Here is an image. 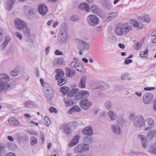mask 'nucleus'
<instances>
[{
    "instance_id": "f257e3e1",
    "label": "nucleus",
    "mask_w": 156,
    "mask_h": 156,
    "mask_svg": "<svg viewBox=\"0 0 156 156\" xmlns=\"http://www.w3.org/2000/svg\"><path fill=\"white\" fill-rule=\"evenodd\" d=\"M87 20L88 24L92 27H95L99 23V19L96 15L90 14L87 17Z\"/></svg>"
},
{
    "instance_id": "f03ea898",
    "label": "nucleus",
    "mask_w": 156,
    "mask_h": 156,
    "mask_svg": "<svg viewBox=\"0 0 156 156\" xmlns=\"http://www.w3.org/2000/svg\"><path fill=\"white\" fill-rule=\"evenodd\" d=\"M133 124L134 126L136 128L142 127L145 124L144 117L141 115L136 116L133 120Z\"/></svg>"
},
{
    "instance_id": "7ed1b4c3",
    "label": "nucleus",
    "mask_w": 156,
    "mask_h": 156,
    "mask_svg": "<svg viewBox=\"0 0 156 156\" xmlns=\"http://www.w3.org/2000/svg\"><path fill=\"white\" fill-rule=\"evenodd\" d=\"M76 42L77 44L79 49L83 50L86 51L88 50L90 47V45L87 42L79 39H76Z\"/></svg>"
},
{
    "instance_id": "20e7f679",
    "label": "nucleus",
    "mask_w": 156,
    "mask_h": 156,
    "mask_svg": "<svg viewBox=\"0 0 156 156\" xmlns=\"http://www.w3.org/2000/svg\"><path fill=\"white\" fill-rule=\"evenodd\" d=\"M89 150L88 144H80L76 145L74 149V151L76 153L84 152Z\"/></svg>"
},
{
    "instance_id": "39448f33",
    "label": "nucleus",
    "mask_w": 156,
    "mask_h": 156,
    "mask_svg": "<svg viewBox=\"0 0 156 156\" xmlns=\"http://www.w3.org/2000/svg\"><path fill=\"white\" fill-rule=\"evenodd\" d=\"M80 105L84 110H87L93 105V103L88 98H85L80 101Z\"/></svg>"
},
{
    "instance_id": "423d86ee",
    "label": "nucleus",
    "mask_w": 156,
    "mask_h": 156,
    "mask_svg": "<svg viewBox=\"0 0 156 156\" xmlns=\"http://www.w3.org/2000/svg\"><path fill=\"white\" fill-rule=\"evenodd\" d=\"M154 99V96L151 93H147L144 94L143 97V102L145 104H149L151 103Z\"/></svg>"
},
{
    "instance_id": "0eeeda50",
    "label": "nucleus",
    "mask_w": 156,
    "mask_h": 156,
    "mask_svg": "<svg viewBox=\"0 0 156 156\" xmlns=\"http://www.w3.org/2000/svg\"><path fill=\"white\" fill-rule=\"evenodd\" d=\"M89 91L84 90H82L78 92L75 97V99L76 100H78L82 98H85L88 97L89 95Z\"/></svg>"
},
{
    "instance_id": "6e6552de",
    "label": "nucleus",
    "mask_w": 156,
    "mask_h": 156,
    "mask_svg": "<svg viewBox=\"0 0 156 156\" xmlns=\"http://www.w3.org/2000/svg\"><path fill=\"white\" fill-rule=\"evenodd\" d=\"M15 25L17 28L21 30L26 27V24L25 22L17 18L15 20Z\"/></svg>"
},
{
    "instance_id": "1a4fd4ad",
    "label": "nucleus",
    "mask_w": 156,
    "mask_h": 156,
    "mask_svg": "<svg viewBox=\"0 0 156 156\" xmlns=\"http://www.w3.org/2000/svg\"><path fill=\"white\" fill-rule=\"evenodd\" d=\"M48 10V8L45 4H41L38 6V12L42 16H44L47 12Z\"/></svg>"
},
{
    "instance_id": "9d476101",
    "label": "nucleus",
    "mask_w": 156,
    "mask_h": 156,
    "mask_svg": "<svg viewBox=\"0 0 156 156\" xmlns=\"http://www.w3.org/2000/svg\"><path fill=\"white\" fill-rule=\"evenodd\" d=\"M112 132L117 135H120L122 133V129L120 126L116 124L112 125L111 126Z\"/></svg>"
},
{
    "instance_id": "9b49d317",
    "label": "nucleus",
    "mask_w": 156,
    "mask_h": 156,
    "mask_svg": "<svg viewBox=\"0 0 156 156\" xmlns=\"http://www.w3.org/2000/svg\"><path fill=\"white\" fill-rule=\"evenodd\" d=\"M123 24L119 23L115 27V31L116 34L118 36H122L123 35Z\"/></svg>"
},
{
    "instance_id": "f8f14e48",
    "label": "nucleus",
    "mask_w": 156,
    "mask_h": 156,
    "mask_svg": "<svg viewBox=\"0 0 156 156\" xmlns=\"http://www.w3.org/2000/svg\"><path fill=\"white\" fill-rule=\"evenodd\" d=\"M67 34L65 32L60 33L59 35L58 41L60 43L64 44L65 43L67 38Z\"/></svg>"
},
{
    "instance_id": "ddd939ff",
    "label": "nucleus",
    "mask_w": 156,
    "mask_h": 156,
    "mask_svg": "<svg viewBox=\"0 0 156 156\" xmlns=\"http://www.w3.org/2000/svg\"><path fill=\"white\" fill-rule=\"evenodd\" d=\"M82 132L83 134L88 136L91 135L94 133L93 129L90 126H88L84 128Z\"/></svg>"
},
{
    "instance_id": "4468645a",
    "label": "nucleus",
    "mask_w": 156,
    "mask_h": 156,
    "mask_svg": "<svg viewBox=\"0 0 156 156\" xmlns=\"http://www.w3.org/2000/svg\"><path fill=\"white\" fill-rule=\"evenodd\" d=\"M102 6L106 9L110 10L112 8V4L109 1L107 0H102Z\"/></svg>"
},
{
    "instance_id": "2eb2a0df",
    "label": "nucleus",
    "mask_w": 156,
    "mask_h": 156,
    "mask_svg": "<svg viewBox=\"0 0 156 156\" xmlns=\"http://www.w3.org/2000/svg\"><path fill=\"white\" fill-rule=\"evenodd\" d=\"M90 9L94 13L98 15H99L102 12L101 10L97 5H92L91 6Z\"/></svg>"
},
{
    "instance_id": "dca6fc26",
    "label": "nucleus",
    "mask_w": 156,
    "mask_h": 156,
    "mask_svg": "<svg viewBox=\"0 0 156 156\" xmlns=\"http://www.w3.org/2000/svg\"><path fill=\"white\" fill-rule=\"evenodd\" d=\"M10 80L9 77L6 74H0V84L5 83L9 81Z\"/></svg>"
},
{
    "instance_id": "f3484780",
    "label": "nucleus",
    "mask_w": 156,
    "mask_h": 156,
    "mask_svg": "<svg viewBox=\"0 0 156 156\" xmlns=\"http://www.w3.org/2000/svg\"><path fill=\"white\" fill-rule=\"evenodd\" d=\"M86 76L83 75L80 79L79 87L80 88H84L86 87Z\"/></svg>"
},
{
    "instance_id": "a211bd4d",
    "label": "nucleus",
    "mask_w": 156,
    "mask_h": 156,
    "mask_svg": "<svg viewBox=\"0 0 156 156\" xmlns=\"http://www.w3.org/2000/svg\"><path fill=\"white\" fill-rule=\"evenodd\" d=\"M66 71V75L70 78L74 76L76 73V71L73 69L68 67L65 68Z\"/></svg>"
},
{
    "instance_id": "6ab92c4d",
    "label": "nucleus",
    "mask_w": 156,
    "mask_h": 156,
    "mask_svg": "<svg viewBox=\"0 0 156 156\" xmlns=\"http://www.w3.org/2000/svg\"><path fill=\"white\" fill-rule=\"evenodd\" d=\"M123 34L126 35L132 29V27L128 25L127 24L125 23L123 24Z\"/></svg>"
},
{
    "instance_id": "aec40b11",
    "label": "nucleus",
    "mask_w": 156,
    "mask_h": 156,
    "mask_svg": "<svg viewBox=\"0 0 156 156\" xmlns=\"http://www.w3.org/2000/svg\"><path fill=\"white\" fill-rule=\"evenodd\" d=\"M8 122L11 125L16 126H18L20 124L19 121L15 118L12 117H11L9 119Z\"/></svg>"
},
{
    "instance_id": "412c9836",
    "label": "nucleus",
    "mask_w": 156,
    "mask_h": 156,
    "mask_svg": "<svg viewBox=\"0 0 156 156\" xmlns=\"http://www.w3.org/2000/svg\"><path fill=\"white\" fill-rule=\"evenodd\" d=\"M78 8L83 9H85L87 12H89L90 8L89 5L86 3H80L78 6Z\"/></svg>"
},
{
    "instance_id": "4be33fe9",
    "label": "nucleus",
    "mask_w": 156,
    "mask_h": 156,
    "mask_svg": "<svg viewBox=\"0 0 156 156\" xmlns=\"http://www.w3.org/2000/svg\"><path fill=\"white\" fill-rule=\"evenodd\" d=\"M63 129L64 133L66 134H69L72 131V129L70 126L68 124L64 125Z\"/></svg>"
},
{
    "instance_id": "5701e85b",
    "label": "nucleus",
    "mask_w": 156,
    "mask_h": 156,
    "mask_svg": "<svg viewBox=\"0 0 156 156\" xmlns=\"http://www.w3.org/2000/svg\"><path fill=\"white\" fill-rule=\"evenodd\" d=\"M55 72L57 73L55 76V78L56 80L62 77L64 74V72L61 69H56Z\"/></svg>"
},
{
    "instance_id": "b1692460",
    "label": "nucleus",
    "mask_w": 156,
    "mask_h": 156,
    "mask_svg": "<svg viewBox=\"0 0 156 156\" xmlns=\"http://www.w3.org/2000/svg\"><path fill=\"white\" fill-rule=\"evenodd\" d=\"M10 87V85L8 83L0 84V93L2 92L1 90L5 91L9 89Z\"/></svg>"
},
{
    "instance_id": "393cba45",
    "label": "nucleus",
    "mask_w": 156,
    "mask_h": 156,
    "mask_svg": "<svg viewBox=\"0 0 156 156\" xmlns=\"http://www.w3.org/2000/svg\"><path fill=\"white\" fill-rule=\"evenodd\" d=\"M10 41V38L9 37H6L3 43L0 46V48L3 50L5 48L6 45Z\"/></svg>"
},
{
    "instance_id": "a878e982",
    "label": "nucleus",
    "mask_w": 156,
    "mask_h": 156,
    "mask_svg": "<svg viewBox=\"0 0 156 156\" xmlns=\"http://www.w3.org/2000/svg\"><path fill=\"white\" fill-rule=\"evenodd\" d=\"M80 110L81 109L79 106L74 105L68 111V112L69 114H71L73 112H79Z\"/></svg>"
},
{
    "instance_id": "bb28decb",
    "label": "nucleus",
    "mask_w": 156,
    "mask_h": 156,
    "mask_svg": "<svg viewBox=\"0 0 156 156\" xmlns=\"http://www.w3.org/2000/svg\"><path fill=\"white\" fill-rule=\"evenodd\" d=\"M156 136V129H153L149 131L147 137L148 139L151 140L154 137Z\"/></svg>"
},
{
    "instance_id": "cd10ccee",
    "label": "nucleus",
    "mask_w": 156,
    "mask_h": 156,
    "mask_svg": "<svg viewBox=\"0 0 156 156\" xmlns=\"http://www.w3.org/2000/svg\"><path fill=\"white\" fill-rule=\"evenodd\" d=\"M108 115L111 120H115L117 118V115L116 113L112 111L108 112Z\"/></svg>"
},
{
    "instance_id": "c85d7f7f",
    "label": "nucleus",
    "mask_w": 156,
    "mask_h": 156,
    "mask_svg": "<svg viewBox=\"0 0 156 156\" xmlns=\"http://www.w3.org/2000/svg\"><path fill=\"white\" fill-rule=\"evenodd\" d=\"M53 62L55 65H62L64 62V59L62 58H56L53 60Z\"/></svg>"
},
{
    "instance_id": "c756f323",
    "label": "nucleus",
    "mask_w": 156,
    "mask_h": 156,
    "mask_svg": "<svg viewBox=\"0 0 156 156\" xmlns=\"http://www.w3.org/2000/svg\"><path fill=\"white\" fill-rule=\"evenodd\" d=\"M9 2H8L6 3V9L8 11L10 10L14 5L15 0H9Z\"/></svg>"
},
{
    "instance_id": "7c9ffc66",
    "label": "nucleus",
    "mask_w": 156,
    "mask_h": 156,
    "mask_svg": "<svg viewBox=\"0 0 156 156\" xmlns=\"http://www.w3.org/2000/svg\"><path fill=\"white\" fill-rule=\"evenodd\" d=\"M75 69L77 71L82 72H84L85 71L84 67L81 64L78 63Z\"/></svg>"
},
{
    "instance_id": "2f4dec72",
    "label": "nucleus",
    "mask_w": 156,
    "mask_h": 156,
    "mask_svg": "<svg viewBox=\"0 0 156 156\" xmlns=\"http://www.w3.org/2000/svg\"><path fill=\"white\" fill-rule=\"evenodd\" d=\"M79 91V89L77 88H74L71 89L68 94V97H71L76 94Z\"/></svg>"
},
{
    "instance_id": "473e14b6",
    "label": "nucleus",
    "mask_w": 156,
    "mask_h": 156,
    "mask_svg": "<svg viewBox=\"0 0 156 156\" xmlns=\"http://www.w3.org/2000/svg\"><path fill=\"white\" fill-rule=\"evenodd\" d=\"M83 141L85 143L91 144L94 142V140L91 137L86 136L83 138Z\"/></svg>"
},
{
    "instance_id": "72a5a7b5",
    "label": "nucleus",
    "mask_w": 156,
    "mask_h": 156,
    "mask_svg": "<svg viewBox=\"0 0 156 156\" xmlns=\"http://www.w3.org/2000/svg\"><path fill=\"white\" fill-rule=\"evenodd\" d=\"M148 51L147 48H146L145 49V51H140V55L141 57L147 58L148 56Z\"/></svg>"
},
{
    "instance_id": "f704fd0d",
    "label": "nucleus",
    "mask_w": 156,
    "mask_h": 156,
    "mask_svg": "<svg viewBox=\"0 0 156 156\" xmlns=\"http://www.w3.org/2000/svg\"><path fill=\"white\" fill-rule=\"evenodd\" d=\"M133 26L135 27H137L138 30L141 29L143 28V24L140 22L138 23L137 21H134Z\"/></svg>"
},
{
    "instance_id": "c9c22d12",
    "label": "nucleus",
    "mask_w": 156,
    "mask_h": 156,
    "mask_svg": "<svg viewBox=\"0 0 156 156\" xmlns=\"http://www.w3.org/2000/svg\"><path fill=\"white\" fill-rule=\"evenodd\" d=\"M64 101L66 104V106L67 107L72 106L73 104V101L70 99H64Z\"/></svg>"
},
{
    "instance_id": "e433bc0d",
    "label": "nucleus",
    "mask_w": 156,
    "mask_h": 156,
    "mask_svg": "<svg viewBox=\"0 0 156 156\" xmlns=\"http://www.w3.org/2000/svg\"><path fill=\"white\" fill-rule=\"evenodd\" d=\"M148 151L151 154H156V144H154L150 147Z\"/></svg>"
},
{
    "instance_id": "4c0bfd02",
    "label": "nucleus",
    "mask_w": 156,
    "mask_h": 156,
    "mask_svg": "<svg viewBox=\"0 0 156 156\" xmlns=\"http://www.w3.org/2000/svg\"><path fill=\"white\" fill-rule=\"evenodd\" d=\"M69 90V89L68 87L63 86L61 87L60 90L63 95H65L67 93Z\"/></svg>"
},
{
    "instance_id": "58836bf2",
    "label": "nucleus",
    "mask_w": 156,
    "mask_h": 156,
    "mask_svg": "<svg viewBox=\"0 0 156 156\" xmlns=\"http://www.w3.org/2000/svg\"><path fill=\"white\" fill-rule=\"evenodd\" d=\"M35 105L34 103L31 101H27L25 103V106L28 108H30L31 106H34Z\"/></svg>"
},
{
    "instance_id": "ea45409f",
    "label": "nucleus",
    "mask_w": 156,
    "mask_h": 156,
    "mask_svg": "<svg viewBox=\"0 0 156 156\" xmlns=\"http://www.w3.org/2000/svg\"><path fill=\"white\" fill-rule=\"evenodd\" d=\"M30 144L31 146H34L38 142L37 139L34 136H32L30 138Z\"/></svg>"
},
{
    "instance_id": "a19ab883",
    "label": "nucleus",
    "mask_w": 156,
    "mask_h": 156,
    "mask_svg": "<svg viewBox=\"0 0 156 156\" xmlns=\"http://www.w3.org/2000/svg\"><path fill=\"white\" fill-rule=\"evenodd\" d=\"M46 93L45 97L47 100L49 101H51L54 95L53 92L52 93Z\"/></svg>"
},
{
    "instance_id": "79ce46f5",
    "label": "nucleus",
    "mask_w": 156,
    "mask_h": 156,
    "mask_svg": "<svg viewBox=\"0 0 156 156\" xmlns=\"http://www.w3.org/2000/svg\"><path fill=\"white\" fill-rule=\"evenodd\" d=\"M22 30H23L24 33L25 35L28 36L30 35V30L29 28L27 27L26 25V27H24Z\"/></svg>"
},
{
    "instance_id": "37998d69",
    "label": "nucleus",
    "mask_w": 156,
    "mask_h": 156,
    "mask_svg": "<svg viewBox=\"0 0 156 156\" xmlns=\"http://www.w3.org/2000/svg\"><path fill=\"white\" fill-rule=\"evenodd\" d=\"M19 74V72L17 69H15L13 71H11L10 73V75L12 76H16Z\"/></svg>"
},
{
    "instance_id": "c03bdc74",
    "label": "nucleus",
    "mask_w": 156,
    "mask_h": 156,
    "mask_svg": "<svg viewBox=\"0 0 156 156\" xmlns=\"http://www.w3.org/2000/svg\"><path fill=\"white\" fill-rule=\"evenodd\" d=\"M105 106L107 109H109L112 107V102L109 101H106L105 104Z\"/></svg>"
},
{
    "instance_id": "a18cd8bd",
    "label": "nucleus",
    "mask_w": 156,
    "mask_h": 156,
    "mask_svg": "<svg viewBox=\"0 0 156 156\" xmlns=\"http://www.w3.org/2000/svg\"><path fill=\"white\" fill-rule=\"evenodd\" d=\"M5 152V147L0 145V155H3Z\"/></svg>"
},
{
    "instance_id": "49530a36",
    "label": "nucleus",
    "mask_w": 156,
    "mask_h": 156,
    "mask_svg": "<svg viewBox=\"0 0 156 156\" xmlns=\"http://www.w3.org/2000/svg\"><path fill=\"white\" fill-rule=\"evenodd\" d=\"M80 138V135L77 134L73 137L72 140L77 144L79 142Z\"/></svg>"
},
{
    "instance_id": "de8ad7c7",
    "label": "nucleus",
    "mask_w": 156,
    "mask_h": 156,
    "mask_svg": "<svg viewBox=\"0 0 156 156\" xmlns=\"http://www.w3.org/2000/svg\"><path fill=\"white\" fill-rule=\"evenodd\" d=\"M66 81L65 79L61 78L58 80V83L59 86H62L66 83Z\"/></svg>"
},
{
    "instance_id": "09e8293b",
    "label": "nucleus",
    "mask_w": 156,
    "mask_h": 156,
    "mask_svg": "<svg viewBox=\"0 0 156 156\" xmlns=\"http://www.w3.org/2000/svg\"><path fill=\"white\" fill-rule=\"evenodd\" d=\"M147 123L149 126H152L154 124V120L153 119L151 118H149L147 119Z\"/></svg>"
},
{
    "instance_id": "8fccbe9b",
    "label": "nucleus",
    "mask_w": 156,
    "mask_h": 156,
    "mask_svg": "<svg viewBox=\"0 0 156 156\" xmlns=\"http://www.w3.org/2000/svg\"><path fill=\"white\" fill-rule=\"evenodd\" d=\"M44 122L47 126H49V124L50 123V120L48 116H46L45 117L44 119Z\"/></svg>"
},
{
    "instance_id": "3c124183",
    "label": "nucleus",
    "mask_w": 156,
    "mask_h": 156,
    "mask_svg": "<svg viewBox=\"0 0 156 156\" xmlns=\"http://www.w3.org/2000/svg\"><path fill=\"white\" fill-rule=\"evenodd\" d=\"M142 144L143 147L144 148H146L148 145V142L147 140V139L145 140H144V141H143L141 142Z\"/></svg>"
},
{
    "instance_id": "603ef678",
    "label": "nucleus",
    "mask_w": 156,
    "mask_h": 156,
    "mask_svg": "<svg viewBox=\"0 0 156 156\" xmlns=\"http://www.w3.org/2000/svg\"><path fill=\"white\" fill-rule=\"evenodd\" d=\"M53 92V91L52 87L51 85H49L47 88L46 93H52Z\"/></svg>"
},
{
    "instance_id": "864d4df0",
    "label": "nucleus",
    "mask_w": 156,
    "mask_h": 156,
    "mask_svg": "<svg viewBox=\"0 0 156 156\" xmlns=\"http://www.w3.org/2000/svg\"><path fill=\"white\" fill-rule=\"evenodd\" d=\"M142 19L143 21L146 22H150L151 20V19L148 15H145Z\"/></svg>"
},
{
    "instance_id": "5fc2aeb1",
    "label": "nucleus",
    "mask_w": 156,
    "mask_h": 156,
    "mask_svg": "<svg viewBox=\"0 0 156 156\" xmlns=\"http://www.w3.org/2000/svg\"><path fill=\"white\" fill-rule=\"evenodd\" d=\"M110 16L108 17V18L110 20H111L112 18H114L118 16L117 12L115 13H111L110 14Z\"/></svg>"
},
{
    "instance_id": "6e6d98bb",
    "label": "nucleus",
    "mask_w": 156,
    "mask_h": 156,
    "mask_svg": "<svg viewBox=\"0 0 156 156\" xmlns=\"http://www.w3.org/2000/svg\"><path fill=\"white\" fill-rule=\"evenodd\" d=\"M78 63H77L75 61H73L71 62L70 64V66L71 67L75 68L76 67V66H77Z\"/></svg>"
},
{
    "instance_id": "4d7b16f0",
    "label": "nucleus",
    "mask_w": 156,
    "mask_h": 156,
    "mask_svg": "<svg viewBox=\"0 0 156 156\" xmlns=\"http://www.w3.org/2000/svg\"><path fill=\"white\" fill-rule=\"evenodd\" d=\"M5 33L4 30L0 28V41L2 40L4 38L3 35Z\"/></svg>"
},
{
    "instance_id": "13d9d810",
    "label": "nucleus",
    "mask_w": 156,
    "mask_h": 156,
    "mask_svg": "<svg viewBox=\"0 0 156 156\" xmlns=\"http://www.w3.org/2000/svg\"><path fill=\"white\" fill-rule=\"evenodd\" d=\"M138 137L140 139L141 142L147 139L146 137L143 135L139 134L138 135Z\"/></svg>"
},
{
    "instance_id": "bf43d9fd",
    "label": "nucleus",
    "mask_w": 156,
    "mask_h": 156,
    "mask_svg": "<svg viewBox=\"0 0 156 156\" xmlns=\"http://www.w3.org/2000/svg\"><path fill=\"white\" fill-rule=\"evenodd\" d=\"M70 20L73 21H77L79 20V18L77 16L73 15L71 17Z\"/></svg>"
},
{
    "instance_id": "052dcab7",
    "label": "nucleus",
    "mask_w": 156,
    "mask_h": 156,
    "mask_svg": "<svg viewBox=\"0 0 156 156\" xmlns=\"http://www.w3.org/2000/svg\"><path fill=\"white\" fill-rule=\"evenodd\" d=\"M141 45L142 44L141 43H137L135 44L134 48L136 50H138L140 48Z\"/></svg>"
},
{
    "instance_id": "680f3d73",
    "label": "nucleus",
    "mask_w": 156,
    "mask_h": 156,
    "mask_svg": "<svg viewBox=\"0 0 156 156\" xmlns=\"http://www.w3.org/2000/svg\"><path fill=\"white\" fill-rule=\"evenodd\" d=\"M70 125L72 129H74L77 126V124L75 122H73L72 123L70 124Z\"/></svg>"
},
{
    "instance_id": "e2e57ef3",
    "label": "nucleus",
    "mask_w": 156,
    "mask_h": 156,
    "mask_svg": "<svg viewBox=\"0 0 156 156\" xmlns=\"http://www.w3.org/2000/svg\"><path fill=\"white\" fill-rule=\"evenodd\" d=\"M49 111L50 112L53 113L55 112V113L57 112L58 111L57 110V109L54 107H51L49 109Z\"/></svg>"
},
{
    "instance_id": "0e129e2a",
    "label": "nucleus",
    "mask_w": 156,
    "mask_h": 156,
    "mask_svg": "<svg viewBox=\"0 0 156 156\" xmlns=\"http://www.w3.org/2000/svg\"><path fill=\"white\" fill-rule=\"evenodd\" d=\"M55 54L56 55H62L63 53L58 50H56L55 51Z\"/></svg>"
},
{
    "instance_id": "69168bd1",
    "label": "nucleus",
    "mask_w": 156,
    "mask_h": 156,
    "mask_svg": "<svg viewBox=\"0 0 156 156\" xmlns=\"http://www.w3.org/2000/svg\"><path fill=\"white\" fill-rule=\"evenodd\" d=\"M35 11H36V9L35 8H32L29 10V13L31 15H33L34 14Z\"/></svg>"
},
{
    "instance_id": "338daca9",
    "label": "nucleus",
    "mask_w": 156,
    "mask_h": 156,
    "mask_svg": "<svg viewBox=\"0 0 156 156\" xmlns=\"http://www.w3.org/2000/svg\"><path fill=\"white\" fill-rule=\"evenodd\" d=\"M128 74L126 73H124L121 76V79L122 80H125L128 77Z\"/></svg>"
},
{
    "instance_id": "774afa93",
    "label": "nucleus",
    "mask_w": 156,
    "mask_h": 156,
    "mask_svg": "<svg viewBox=\"0 0 156 156\" xmlns=\"http://www.w3.org/2000/svg\"><path fill=\"white\" fill-rule=\"evenodd\" d=\"M152 108L154 111L156 112V99L153 103Z\"/></svg>"
}]
</instances>
